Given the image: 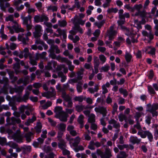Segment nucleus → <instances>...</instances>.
I'll list each match as a JSON object with an SVG mask.
<instances>
[{
	"mask_svg": "<svg viewBox=\"0 0 158 158\" xmlns=\"http://www.w3.org/2000/svg\"><path fill=\"white\" fill-rule=\"evenodd\" d=\"M55 51L57 54H59L60 52V50L57 45L54 44L52 45L48 52L50 53L49 56L53 59L56 58V55L55 53Z\"/></svg>",
	"mask_w": 158,
	"mask_h": 158,
	"instance_id": "1",
	"label": "nucleus"
},
{
	"mask_svg": "<svg viewBox=\"0 0 158 158\" xmlns=\"http://www.w3.org/2000/svg\"><path fill=\"white\" fill-rule=\"evenodd\" d=\"M30 94V93L29 91H27L22 97L20 95L16 96L14 97V99L15 101L18 102H26L29 99Z\"/></svg>",
	"mask_w": 158,
	"mask_h": 158,
	"instance_id": "2",
	"label": "nucleus"
},
{
	"mask_svg": "<svg viewBox=\"0 0 158 158\" xmlns=\"http://www.w3.org/2000/svg\"><path fill=\"white\" fill-rule=\"evenodd\" d=\"M31 35V32L28 31L26 34H21L19 35L18 36V40L22 41L24 44H26L28 42L29 39L28 37Z\"/></svg>",
	"mask_w": 158,
	"mask_h": 158,
	"instance_id": "3",
	"label": "nucleus"
},
{
	"mask_svg": "<svg viewBox=\"0 0 158 158\" xmlns=\"http://www.w3.org/2000/svg\"><path fill=\"white\" fill-rule=\"evenodd\" d=\"M148 111L151 113L153 117L157 116V113L156 110L158 109V104L154 103L152 105L148 104Z\"/></svg>",
	"mask_w": 158,
	"mask_h": 158,
	"instance_id": "4",
	"label": "nucleus"
},
{
	"mask_svg": "<svg viewBox=\"0 0 158 158\" xmlns=\"http://www.w3.org/2000/svg\"><path fill=\"white\" fill-rule=\"evenodd\" d=\"M114 25L110 26L109 30H107L106 36H108L109 40H112L114 39V36L116 35L117 32L114 30Z\"/></svg>",
	"mask_w": 158,
	"mask_h": 158,
	"instance_id": "5",
	"label": "nucleus"
},
{
	"mask_svg": "<svg viewBox=\"0 0 158 158\" xmlns=\"http://www.w3.org/2000/svg\"><path fill=\"white\" fill-rule=\"evenodd\" d=\"M35 31L33 35L35 38H38L42 35L41 31H42V27L40 25H36L35 27Z\"/></svg>",
	"mask_w": 158,
	"mask_h": 158,
	"instance_id": "6",
	"label": "nucleus"
},
{
	"mask_svg": "<svg viewBox=\"0 0 158 158\" xmlns=\"http://www.w3.org/2000/svg\"><path fill=\"white\" fill-rule=\"evenodd\" d=\"M6 122L9 125H15L16 123H20L21 120L19 118L12 117L10 119L8 117L6 119Z\"/></svg>",
	"mask_w": 158,
	"mask_h": 158,
	"instance_id": "7",
	"label": "nucleus"
},
{
	"mask_svg": "<svg viewBox=\"0 0 158 158\" xmlns=\"http://www.w3.org/2000/svg\"><path fill=\"white\" fill-rule=\"evenodd\" d=\"M94 110L96 112L102 114L104 117L106 115L107 112L106 107L103 106H98L95 107Z\"/></svg>",
	"mask_w": 158,
	"mask_h": 158,
	"instance_id": "8",
	"label": "nucleus"
},
{
	"mask_svg": "<svg viewBox=\"0 0 158 158\" xmlns=\"http://www.w3.org/2000/svg\"><path fill=\"white\" fill-rule=\"evenodd\" d=\"M51 91H48L43 93V96L46 97L47 98H49L53 97L56 94V91L55 89L52 87H50Z\"/></svg>",
	"mask_w": 158,
	"mask_h": 158,
	"instance_id": "9",
	"label": "nucleus"
},
{
	"mask_svg": "<svg viewBox=\"0 0 158 158\" xmlns=\"http://www.w3.org/2000/svg\"><path fill=\"white\" fill-rule=\"evenodd\" d=\"M101 144L100 142L98 141L94 142V141H91L88 146V148L91 150H94L95 149L94 146L97 148H98L101 146Z\"/></svg>",
	"mask_w": 158,
	"mask_h": 158,
	"instance_id": "10",
	"label": "nucleus"
},
{
	"mask_svg": "<svg viewBox=\"0 0 158 158\" xmlns=\"http://www.w3.org/2000/svg\"><path fill=\"white\" fill-rule=\"evenodd\" d=\"M108 123L110 124L113 125L114 128L117 129V131H119L120 127V123L115 120L114 118L111 119L108 121Z\"/></svg>",
	"mask_w": 158,
	"mask_h": 158,
	"instance_id": "11",
	"label": "nucleus"
},
{
	"mask_svg": "<svg viewBox=\"0 0 158 158\" xmlns=\"http://www.w3.org/2000/svg\"><path fill=\"white\" fill-rule=\"evenodd\" d=\"M57 65V63L54 60H52L48 62L47 65L45 66V68L47 70H52V66H53L54 68H55Z\"/></svg>",
	"mask_w": 158,
	"mask_h": 158,
	"instance_id": "12",
	"label": "nucleus"
},
{
	"mask_svg": "<svg viewBox=\"0 0 158 158\" xmlns=\"http://www.w3.org/2000/svg\"><path fill=\"white\" fill-rule=\"evenodd\" d=\"M68 116V114L64 111L57 115L56 117L59 118L61 121L65 122L67 121Z\"/></svg>",
	"mask_w": 158,
	"mask_h": 158,
	"instance_id": "13",
	"label": "nucleus"
},
{
	"mask_svg": "<svg viewBox=\"0 0 158 158\" xmlns=\"http://www.w3.org/2000/svg\"><path fill=\"white\" fill-rule=\"evenodd\" d=\"M74 127L73 125H69L67 127V130L69 132V134L73 136L77 135L78 133L76 130H74Z\"/></svg>",
	"mask_w": 158,
	"mask_h": 158,
	"instance_id": "14",
	"label": "nucleus"
},
{
	"mask_svg": "<svg viewBox=\"0 0 158 158\" xmlns=\"http://www.w3.org/2000/svg\"><path fill=\"white\" fill-rule=\"evenodd\" d=\"M33 116L31 118H29L27 119L25 123L24 124L27 126H29L30 124L33 123L36 119V117L35 116L36 113H32Z\"/></svg>",
	"mask_w": 158,
	"mask_h": 158,
	"instance_id": "15",
	"label": "nucleus"
},
{
	"mask_svg": "<svg viewBox=\"0 0 158 158\" xmlns=\"http://www.w3.org/2000/svg\"><path fill=\"white\" fill-rule=\"evenodd\" d=\"M21 18L23 20V25L26 24L31 23V22L32 16L31 15H29L27 16L24 17L23 15H21Z\"/></svg>",
	"mask_w": 158,
	"mask_h": 158,
	"instance_id": "16",
	"label": "nucleus"
},
{
	"mask_svg": "<svg viewBox=\"0 0 158 158\" xmlns=\"http://www.w3.org/2000/svg\"><path fill=\"white\" fill-rule=\"evenodd\" d=\"M141 139H138L137 137L131 136L130 138L129 141L133 144H139L141 142Z\"/></svg>",
	"mask_w": 158,
	"mask_h": 158,
	"instance_id": "17",
	"label": "nucleus"
},
{
	"mask_svg": "<svg viewBox=\"0 0 158 158\" xmlns=\"http://www.w3.org/2000/svg\"><path fill=\"white\" fill-rule=\"evenodd\" d=\"M5 0H0V7L1 9L3 11H5L6 7H9L10 6L9 3L6 2L5 3Z\"/></svg>",
	"mask_w": 158,
	"mask_h": 158,
	"instance_id": "18",
	"label": "nucleus"
},
{
	"mask_svg": "<svg viewBox=\"0 0 158 158\" xmlns=\"http://www.w3.org/2000/svg\"><path fill=\"white\" fill-rule=\"evenodd\" d=\"M81 140L79 136H77L75 139H73L74 142L72 141L71 144H70V147L71 148L73 147H77L78 144L79 143Z\"/></svg>",
	"mask_w": 158,
	"mask_h": 158,
	"instance_id": "19",
	"label": "nucleus"
},
{
	"mask_svg": "<svg viewBox=\"0 0 158 158\" xmlns=\"http://www.w3.org/2000/svg\"><path fill=\"white\" fill-rule=\"evenodd\" d=\"M13 139L18 143H22L23 138L22 136L18 134H15L13 136Z\"/></svg>",
	"mask_w": 158,
	"mask_h": 158,
	"instance_id": "20",
	"label": "nucleus"
},
{
	"mask_svg": "<svg viewBox=\"0 0 158 158\" xmlns=\"http://www.w3.org/2000/svg\"><path fill=\"white\" fill-rule=\"evenodd\" d=\"M56 32L58 33L60 35V36L63 35L64 39H65L66 38L67 35L66 30H62L60 28H59L57 30Z\"/></svg>",
	"mask_w": 158,
	"mask_h": 158,
	"instance_id": "21",
	"label": "nucleus"
},
{
	"mask_svg": "<svg viewBox=\"0 0 158 158\" xmlns=\"http://www.w3.org/2000/svg\"><path fill=\"white\" fill-rule=\"evenodd\" d=\"M33 135L34 133L31 132H28L25 134L24 137L27 142H30L31 141V138H33Z\"/></svg>",
	"mask_w": 158,
	"mask_h": 158,
	"instance_id": "22",
	"label": "nucleus"
},
{
	"mask_svg": "<svg viewBox=\"0 0 158 158\" xmlns=\"http://www.w3.org/2000/svg\"><path fill=\"white\" fill-rule=\"evenodd\" d=\"M128 154L125 151H120L116 156V158H127L128 156Z\"/></svg>",
	"mask_w": 158,
	"mask_h": 158,
	"instance_id": "23",
	"label": "nucleus"
},
{
	"mask_svg": "<svg viewBox=\"0 0 158 158\" xmlns=\"http://www.w3.org/2000/svg\"><path fill=\"white\" fill-rule=\"evenodd\" d=\"M5 20L7 22L10 21L14 23L16 26H18V24L17 22L14 20V16L13 15H10L6 17Z\"/></svg>",
	"mask_w": 158,
	"mask_h": 158,
	"instance_id": "24",
	"label": "nucleus"
},
{
	"mask_svg": "<svg viewBox=\"0 0 158 158\" xmlns=\"http://www.w3.org/2000/svg\"><path fill=\"white\" fill-rule=\"evenodd\" d=\"M139 15L142 17H147L150 18H152V17L150 13H147L144 10L139 11Z\"/></svg>",
	"mask_w": 158,
	"mask_h": 158,
	"instance_id": "25",
	"label": "nucleus"
},
{
	"mask_svg": "<svg viewBox=\"0 0 158 158\" xmlns=\"http://www.w3.org/2000/svg\"><path fill=\"white\" fill-rule=\"evenodd\" d=\"M22 151L23 153H29L31 151V147L30 146L24 145L22 147Z\"/></svg>",
	"mask_w": 158,
	"mask_h": 158,
	"instance_id": "26",
	"label": "nucleus"
},
{
	"mask_svg": "<svg viewBox=\"0 0 158 158\" xmlns=\"http://www.w3.org/2000/svg\"><path fill=\"white\" fill-rule=\"evenodd\" d=\"M58 76L59 77H61L60 81L62 82H64L67 79L66 77L62 72H59L58 73Z\"/></svg>",
	"mask_w": 158,
	"mask_h": 158,
	"instance_id": "27",
	"label": "nucleus"
},
{
	"mask_svg": "<svg viewBox=\"0 0 158 158\" xmlns=\"http://www.w3.org/2000/svg\"><path fill=\"white\" fill-rule=\"evenodd\" d=\"M132 57V56L131 54L127 51H126L125 58L127 62H130Z\"/></svg>",
	"mask_w": 158,
	"mask_h": 158,
	"instance_id": "28",
	"label": "nucleus"
},
{
	"mask_svg": "<svg viewBox=\"0 0 158 158\" xmlns=\"http://www.w3.org/2000/svg\"><path fill=\"white\" fill-rule=\"evenodd\" d=\"M62 97L66 101H69L71 99V98L69 94H67L65 91H64L62 94Z\"/></svg>",
	"mask_w": 158,
	"mask_h": 158,
	"instance_id": "29",
	"label": "nucleus"
},
{
	"mask_svg": "<svg viewBox=\"0 0 158 158\" xmlns=\"http://www.w3.org/2000/svg\"><path fill=\"white\" fill-rule=\"evenodd\" d=\"M58 147L62 150L65 149L66 147V142L63 140L60 141V143L58 144Z\"/></svg>",
	"mask_w": 158,
	"mask_h": 158,
	"instance_id": "30",
	"label": "nucleus"
},
{
	"mask_svg": "<svg viewBox=\"0 0 158 158\" xmlns=\"http://www.w3.org/2000/svg\"><path fill=\"white\" fill-rule=\"evenodd\" d=\"M145 133L146 134V136H147L149 141L152 142L153 140V136L152 133L148 131H145Z\"/></svg>",
	"mask_w": 158,
	"mask_h": 158,
	"instance_id": "31",
	"label": "nucleus"
},
{
	"mask_svg": "<svg viewBox=\"0 0 158 158\" xmlns=\"http://www.w3.org/2000/svg\"><path fill=\"white\" fill-rule=\"evenodd\" d=\"M63 112L62 108L61 106H57L55 108L54 112L56 113V116Z\"/></svg>",
	"mask_w": 158,
	"mask_h": 158,
	"instance_id": "32",
	"label": "nucleus"
},
{
	"mask_svg": "<svg viewBox=\"0 0 158 158\" xmlns=\"http://www.w3.org/2000/svg\"><path fill=\"white\" fill-rule=\"evenodd\" d=\"M66 127V125L64 123H60L57 125L56 127L60 131H64Z\"/></svg>",
	"mask_w": 158,
	"mask_h": 158,
	"instance_id": "33",
	"label": "nucleus"
},
{
	"mask_svg": "<svg viewBox=\"0 0 158 158\" xmlns=\"http://www.w3.org/2000/svg\"><path fill=\"white\" fill-rule=\"evenodd\" d=\"M95 115L93 114H91L89 116V118H88V122L92 123H94L95 122Z\"/></svg>",
	"mask_w": 158,
	"mask_h": 158,
	"instance_id": "34",
	"label": "nucleus"
},
{
	"mask_svg": "<svg viewBox=\"0 0 158 158\" xmlns=\"http://www.w3.org/2000/svg\"><path fill=\"white\" fill-rule=\"evenodd\" d=\"M119 91L120 94L123 95L124 97H126L128 95V93L126 89L121 88L119 89Z\"/></svg>",
	"mask_w": 158,
	"mask_h": 158,
	"instance_id": "35",
	"label": "nucleus"
},
{
	"mask_svg": "<svg viewBox=\"0 0 158 158\" xmlns=\"http://www.w3.org/2000/svg\"><path fill=\"white\" fill-rule=\"evenodd\" d=\"M82 84L81 82L80 81L76 85L78 93H80L82 92V88L81 86Z\"/></svg>",
	"mask_w": 158,
	"mask_h": 158,
	"instance_id": "36",
	"label": "nucleus"
},
{
	"mask_svg": "<svg viewBox=\"0 0 158 158\" xmlns=\"http://www.w3.org/2000/svg\"><path fill=\"white\" fill-rule=\"evenodd\" d=\"M110 67L108 64H106L103 66H102L100 69V72H106L110 69Z\"/></svg>",
	"mask_w": 158,
	"mask_h": 158,
	"instance_id": "37",
	"label": "nucleus"
},
{
	"mask_svg": "<svg viewBox=\"0 0 158 158\" xmlns=\"http://www.w3.org/2000/svg\"><path fill=\"white\" fill-rule=\"evenodd\" d=\"M105 22L106 20H103L100 22H96L94 23V24L95 26H97L98 28H100L103 26V24L105 23Z\"/></svg>",
	"mask_w": 158,
	"mask_h": 158,
	"instance_id": "38",
	"label": "nucleus"
},
{
	"mask_svg": "<svg viewBox=\"0 0 158 158\" xmlns=\"http://www.w3.org/2000/svg\"><path fill=\"white\" fill-rule=\"evenodd\" d=\"M73 29L74 30H76V31L79 32L81 34H82L83 32L82 28L79 25H75Z\"/></svg>",
	"mask_w": 158,
	"mask_h": 158,
	"instance_id": "39",
	"label": "nucleus"
},
{
	"mask_svg": "<svg viewBox=\"0 0 158 158\" xmlns=\"http://www.w3.org/2000/svg\"><path fill=\"white\" fill-rule=\"evenodd\" d=\"M52 102L50 101H48L44 105H43L42 106L43 109H47L49 107L52 106Z\"/></svg>",
	"mask_w": 158,
	"mask_h": 158,
	"instance_id": "40",
	"label": "nucleus"
},
{
	"mask_svg": "<svg viewBox=\"0 0 158 158\" xmlns=\"http://www.w3.org/2000/svg\"><path fill=\"white\" fill-rule=\"evenodd\" d=\"M77 79L78 80H81L82 79L83 76V70L78 71L77 73Z\"/></svg>",
	"mask_w": 158,
	"mask_h": 158,
	"instance_id": "41",
	"label": "nucleus"
},
{
	"mask_svg": "<svg viewBox=\"0 0 158 158\" xmlns=\"http://www.w3.org/2000/svg\"><path fill=\"white\" fill-rule=\"evenodd\" d=\"M59 25L61 27H64L67 24V22L65 20H59L58 21Z\"/></svg>",
	"mask_w": 158,
	"mask_h": 158,
	"instance_id": "42",
	"label": "nucleus"
},
{
	"mask_svg": "<svg viewBox=\"0 0 158 158\" xmlns=\"http://www.w3.org/2000/svg\"><path fill=\"white\" fill-rule=\"evenodd\" d=\"M127 122H128L131 125L133 124L134 123V121L133 120L132 116L131 115H129L128 117L126 118Z\"/></svg>",
	"mask_w": 158,
	"mask_h": 158,
	"instance_id": "43",
	"label": "nucleus"
},
{
	"mask_svg": "<svg viewBox=\"0 0 158 158\" xmlns=\"http://www.w3.org/2000/svg\"><path fill=\"white\" fill-rule=\"evenodd\" d=\"M118 118L120 121L122 122L124 120L125 122L127 123V117L124 115L122 114H119L118 115Z\"/></svg>",
	"mask_w": 158,
	"mask_h": 158,
	"instance_id": "44",
	"label": "nucleus"
},
{
	"mask_svg": "<svg viewBox=\"0 0 158 158\" xmlns=\"http://www.w3.org/2000/svg\"><path fill=\"white\" fill-rule=\"evenodd\" d=\"M137 134L139 135L142 138H146V134L145 133V131H143L142 130L139 131L138 132Z\"/></svg>",
	"mask_w": 158,
	"mask_h": 158,
	"instance_id": "45",
	"label": "nucleus"
},
{
	"mask_svg": "<svg viewBox=\"0 0 158 158\" xmlns=\"http://www.w3.org/2000/svg\"><path fill=\"white\" fill-rule=\"evenodd\" d=\"M94 66H99L100 64L99 60L97 56H94Z\"/></svg>",
	"mask_w": 158,
	"mask_h": 158,
	"instance_id": "46",
	"label": "nucleus"
},
{
	"mask_svg": "<svg viewBox=\"0 0 158 158\" xmlns=\"http://www.w3.org/2000/svg\"><path fill=\"white\" fill-rule=\"evenodd\" d=\"M73 100L74 101H78L80 102H81L83 100V96H75Z\"/></svg>",
	"mask_w": 158,
	"mask_h": 158,
	"instance_id": "47",
	"label": "nucleus"
},
{
	"mask_svg": "<svg viewBox=\"0 0 158 158\" xmlns=\"http://www.w3.org/2000/svg\"><path fill=\"white\" fill-rule=\"evenodd\" d=\"M118 108V106L117 103L116 102L114 103L112 106L113 110L112 112V114L113 115L117 111Z\"/></svg>",
	"mask_w": 158,
	"mask_h": 158,
	"instance_id": "48",
	"label": "nucleus"
},
{
	"mask_svg": "<svg viewBox=\"0 0 158 158\" xmlns=\"http://www.w3.org/2000/svg\"><path fill=\"white\" fill-rule=\"evenodd\" d=\"M142 115H144L143 113L142 112H136L135 116V118L136 119V121H139V118Z\"/></svg>",
	"mask_w": 158,
	"mask_h": 158,
	"instance_id": "49",
	"label": "nucleus"
},
{
	"mask_svg": "<svg viewBox=\"0 0 158 158\" xmlns=\"http://www.w3.org/2000/svg\"><path fill=\"white\" fill-rule=\"evenodd\" d=\"M85 109V106H84L78 105L76 106V109L78 112H81L84 109Z\"/></svg>",
	"mask_w": 158,
	"mask_h": 158,
	"instance_id": "50",
	"label": "nucleus"
},
{
	"mask_svg": "<svg viewBox=\"0 0 158 158\" xmlns=\"http://www.w3.org/2000/svg\"><path fill=\"white\" fill-rule=\"evenodd\" d=\"M117 147L120 150H123L124 148H128L129 146L127 144H124L122 145L118 144L117 145Z\"/></svg>",
	"mask_w": 158,
	"mask_h": 158,
	"instance_id": "51",
	"label": "nucleus"
},
{
	"mask_svg": "<svg viewBox=\"0 0 158 158\" xmlns=\"http://www.w3.org/2000/svg\"><path fill=\"white\" fill-rule=\"evenodd\" d=\"M148 48L150 49V50L148 52V53L150 54L152 56H154L155 54L156 49L154 48L150 47H149Z\"/></svg>",
	"mask_w": 158,
	"mask_h": 158,
	"instance_id": "52",
	"label": "nucleus"
},
{
	"mask_svg": "<svg viewBox=\"0 0 158 158\" xmlns=\"http://www.w3.org/2000/svg\"><path fill=\"white\" fill-rule=\"evenodd\" d=\"M6 141V139L5 137H0V144L2 146L5 145Z\"/></svg>",
	"mask_w": 158,
	"mask_h": 158,
	"instance_id": "53",
	"label": "nucleus"
},
{
	"mask_svg": "<svg viewBox=\"0 0 158 158\" xmlns=\"http://www.w3.org/2000/svg\"><path fill=\"white\" fill-rule=\"evenodd\" d=\"M34 22L35 23L41 22L40 16V15H36L34 17Z\"/></svg>",
	"mask_w": 158,
	"mask_h": 158,
	"instance_id": "54",
	"label": "nucleus"
},
{
	"mask_svg": "<svg viewBox=\"0 0 158 158\" xmlns=\"http://www.w3.org/2000/svg\"><path fill=\"white\" fill-rule=\"evenodd\" d=\"M40 19L41 22H43L44 21H45L44 22H46L49 20L48 17L44 15H43L40 16Z\"/></svg>",
	"mask_w": 158,
	"mask_h": 158,
	"instance_id": "55",
	"label": "nucleus"
},
{
	"mask_svg": "<svg viewBox=\"0 0 158 158\" xmlns=\"http://www.w3.org/2000/svg\"><path fill=\"white\" fill-rule=\"evenodd\" d=\"M99 58L102 62V64H104L106 61V58L105 56L103 55L102 54L99 55Z\"/></svg>",
	"mask_w": 158,
	"mask_h": 158,
	"instance_id": "56",
	"label": "nucleus"
},
{
	"mask_svg": "<svg viewBox=\"0 0 158 158\" xmlns=\"http://www.w3.org/2000/svg\"><path fill=\"white\" fill-rule=\"evenodd\" d=\"M52 10L53 12L56 11L57 10V7L56 6H50L47 7V10Z\"/></svg>",
	"mask_w": 158,
	"mask_h": 158,
	"instance_id": "57",
	"label": "nucleus"
},
{
	"mask_svg": "<svg viewBox=\"0 0 158 158\" xmlns=\"http://www.w3.org/2000/svg\"><path fill=\"white\" fill-rule=\"evenodd\" d=\"M148 92L150 94H154L156 93L154 89L151 86L148 85Z\"/></svg>",
	"mask_w": 158,
	"mask_h": 158,
	"instance_id": "58",
	"label": "nucleus"
},
{
	"mask_svg": "<svg viewBox=\"0 0 158 158\" xmlns=\"http://www.w3.org/2000/svg\"><path fill=\"white\" fill-rule=\"evenodd\" d=\"M42 126L40 123L38 124L35 127L36 132L40 133L41 132Z\"/></svg>",
	"mask_w": 158,
	"mask_h": 158,
	"instance_id": "59",
	"label": "nucleus"
},
{
	"mask_svg": "<svg viewBox=\"0 0 158 158\" xmlns=\"http://www.w3.org/2000/svg\"><path fill=\"white\" fill-rule=\"evenodd\" d=\"M24 89V87L23 86H18L15 89V92H22Z\"/></svg>",
	"mask_w": 158,
	"mask_h": 158,
	"instance_id": "60",
	"label": "nucleus"
},
{
	"mask_svg": "<svg viewBox=\"0 0 158 158\" xmlns=\"http://www.w3.org/2000/svg\"><path fill=\"white\" fill-rule=\"evenodd\" d=\"M13 150L11 148H10L8 150V152L10 153L12 156L15 157H16L18 156V154L16 152L13 153Z\"/></svg>",
	"mask_w": 158,
	"mask_h": 158,
	"instance_id": "61",
	"label": "nucleus"
},
{
	"mask_svg": "<svg viewBox=\"0 0 158 158\" xmlns=\"http://www.w3.org/2000/svg\"><path fill=\"white\" fill-rule=\"evenodd\" d=\"M84 116L82 115H80L77 118V122L79 123H84Z\"/></svg>",
	"mask_w": 158,
	"mask_h": 158,
	"instance_id": "62",
	"label": "nucleus"
},
{
	"mask_svg": "<svg viewBox=\"0 0 158 158\" xmlns=\"http://www.w3.org/2000/svg\"><path fill=\"white\" fill-rule=\"evenodd\" d=\"M143 7V6L141 4H136L134 6V10L135 9L138 11H140V10Z\"/></svg>",
	"mask_w": 158,
	"mask_h": 158,
	"instance_id": "63",
	"label": "nucleus"
},
{
	"mask_svg": "<svg viewBox=\"0 0 158 158\" xmlns=\"http://www.w3.org/2000/svg\"><path fill=\"white\" fill-rule=\"evenodd\" d=\"M67 64L68 66V68L69 70L71 71H73L75 68V66L72 64V62L70 61Z\"/></svg>",
	"mask_w": 158,
	"mask_h": 158,
	"instance_id": "64",
	"label": "nucleus"
}]
</instances>
